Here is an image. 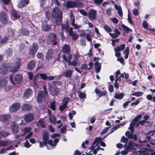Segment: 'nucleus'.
I'll return each mask as SVG.
<instances>
[{
    "label": "nucleus",
    "instance_id": "26",
    "mask_svg": "<svg viewBox=\"0 0 155 155\" xmlns=\"http://www.w3.org/2000/svg\"><path fill=\"white\" fill-rule=\"evenodd\" d=\"M42 137L43 141L48 142V140L49 138L48 132L46 131H45L42 134Z\"/></svg>",
    "mask_w": 155,
    "mask_h": 155
},
{
    "label": "nucleus",
    "instance_id": "6",
    "mask_svg": "<svg viewBox=\"0 0 155 155\" xmlns=\"http://www.w3.org/2000/svg\"><path fill=\"white\" fill-rule=\"evenodd\" d=\"M134 148V144L133 141H129V144L127 146L125 150L121 152V153L123 155H125L127 154L128 152L130 151H132Z\"/></svg>",
    "mask_w": 155,
    "mask_h": 155
},
{
    "label": "nucleus",
    "instance_id": "40",
    "mask_svg": "<svg viewBox=\"0 0 155 155\" xmlns=\"http://www.w3.org/2000/svg\"><path fill=\"white\" fill-rule=\"evenodd\" d=\"M122 27L123 28L124 30L127 33H128L129 31H132L131 29L124 25H122Z\"/></svg>",
    "mask_w": 155,
    "mask_h": 155
},
{
    "label": "nucleus",
    "instance_id": "62",
    "mask_svg": "<svg viewBox=\"0 0 155 155\" xmlns=\"http://www.w3.org/2000/svg\"><path fill=\"white\" fill-rule=\"evenodd\" d=\"M79 44L82 46H84L86 45V43L85 40H81L80 41Z\"/></svg>",
    "mask_w": 155,
    "mask_h": 155
},
{
    "label": "nucleus",
    "instance_id": "39",
    "mask_svg": "<svg viewBox=\"0 0 155 155\" xmlns=\"http://www.w3.org/2000/svg\"><path fill=\"white\" fill-rule=\"evenodd\" d=\"M70 36L72 37V39L74 41L77 40L78 37V35L76 32L73 33L70 35Z\"/></svg>",
    "mask_w": 155,
    "mask_h": 155
},
{
    "label": "nucleus",
    "instance_id": "52",
    "mask_svg": "<svg viewBox=\"0 0 155 155\" xmlns=\"http://www.w3.org/2000/svg\"><path fill=\"white\" fill-rule=\"evenodd\" d=\"M67 125H64L60 130L61 132V133H64L65 132H66Z\"/></svg>",
    "mask_w": 155,
    "mask_h": 155
},
{
    "label": "nucleus",
    "instance_id": "58",
    "mask_svg": "<svg viewBox=\"0 0 155 155\" xmlns=\"http://www.w3.org/2000/svg\"><path fill=\"white\" fill-rule=\"evenodd\" d=\"M8 144L7 142L5 141H0V146H6Z\"/></svg>",
    "mask_w": 155,
    "mask_h": 155
},
{
    "label": "nucleus",
    "instance_id": "42",
    "mask_svg": "<svg viewBox=\"0 0 155 155\" xmlns=\"http://www.w3.org/2000/svg\"><path fill=\"white\" fill-rule=\"evenodd\" d=\"M128 21L129 22L131 25H133L134 26H135V24L134 22L132 21L131 17L129 15V14L128 15Z\"/></svg>",
    "mask_w": 155,
    "mask_h": 155
},
{
    "label": "nucleus",
    "instance_id": "15",
    "mask_svg": "<svg viewBox=\"0 0 155 155\" xmlns=\"http://www.w3.org/2000/svg\"><path fill=\"white\" fill-rule=\"evenodd\" d=\"M101 141V138H96L93 143L92 146L90 147L89 149L91 150H93L97 145Z\"/></svg>",
    "mask_w": 155,
    "mask_h": 155
},
{
    "label": "nucleus",
    "instance_id": "61",
    "mask_svg": "<svg viewBox=\"0 0 155 155\" xmlns=\"http://www.w3.org/2000/svg\"><path fill=\"white\" fill-rule=\"evenodd\" d=\"M110 19L112 22L114 24H117L118 22L117 19L116 18H111Z\"/></svg>",
    "mask_w": 155,
    "mask_h": 155
},
{
    "label": "nucleus",
    "instance_id": "43",
    "mask_svg": "<svg viewBox=\"0 0 155 155\" xmlns=\"http://www.w3.org/2000/svg\"><path fill=\"white\" fill-rule=\"evenodd\" d=\"M140 154L141 155H149L148 151L147 150V149L144 148V151H141L140 152Z\"/></svg>",
    "mask_w": 155,
    "mask_h": 155
},
{
    "label": "nucleus",
    "instance_id": "51",
    "mask_svg": "<svg viewBox=\"0 0 155 155\" xmlns=\"http://www.w3.org/2000/svg\"><path fill=\"white\" fill-rule=\"evenodd\" d=\"M112 10V8H109L106 9V13L109 16H110L111 15Z\"/></svg>",
    "mask_w": 155,
    "mask_h": 155
},
{
    "label": "nucleus",
    "instance_id": "44",
    "mask_svg": "<svg viewBox=\"0 0 155 155\" xmlns=\"http://www.w3.org/2000/svg\"><path fill=\"white\" fill-rule=\"evenodd\" d=\"M125 47V45L124 44L121 45L120 46L118 45L117 46V49L119 51H121L124 50Z\"/></svg>",
    "mask_w": 155,
    "mask_h": 155
},
{
    "label": "nucleus",
    "instance_id": "57",
    "mask_svg": "<svg viewBox=\"0 0 155 155\" xmlns=\"http://www.w3.org/2000/svg\"><path fill=\"white\" fill-rule=\"evenodd\" d=\"M67 107V105L62 104L60 105L59 107V109L60 111L63 110Z\"/></svg>",
    "mask_w": 155,
    "mask_h": 155
},
{
    "label": "nucleus",
    "instance_id": "37",
    "mask_svg": "<svg viewBox=\"0 0 155 155\" xmlns=\"http://www.w3.org/2000/svg\"><path fill=\"white\" fill-rule=\"evenodd\" d=\"M129 49L128 47L126 48L125 50L124 51V53L125 55V58L126 59H127L128 58V55L129 54Z\"/></svg>",
    "mask_w": 155,
    "mask_h": 155
},
{
    "label": "nucleus",
    "instance_id": "16",
    "mask_svg": "<svg viewBox=\"0 0 155 155\" xmlns=\"http://www.w3.org/2000/svg\"><path fill=\"white\" fill-rule=\"evenodd\" d=\"M33 91L30 88L27 89L24 94V97L25 98L27 99L31 96Z\"/></svg>",
    "mask_w": 155,
    "mask_h": 155
},
{
    "label": "nucleus",
    "instance_id": "23",
    "mask_svg": "<svg viewBox=\"0 0 155 155\" xmlns=\"http://www.w3.org/2000/svg\"><path fill=\"white\" fill-rule=\"evenodd\" d=\"M54 51V50L53 49H50L49 50L46 55V58L48 60L51 58L53 56V54Z\"/></svg>",
    "mask_w": 155,
    "mask_h": 155
},
{
    "label": "nucleus",
    "instance_id": "20",
    "mask_svg": "<svg viewBox=\"0 0 155 155\" xmlns=\"http://www.w3.org/2000/svg\"><path fill=\"white\" fill-rule=\"evenodd\" d=\"M11 118V117L9 115H0V121L5 122L8 121Z\"/></svg>",
    "mask_w": 155,
    "mask_h": 155
},
{
    "label": "nucleus",
    "instance_id": "1",
    "mask_svg": "<svg viewBox=\"0 0 155 155\" xmlns=\"http://www.w3.org/2000/svg\"><path fill=\"white\" fill-rule=\"evenodd\" d=\"M20 62L19 60H18L16 61L12 64L11 63L8 64L9 66L8 68H9L10 72L15 73L20 68Z\"/></svg>",
    "mask_w": 155,
    "mask_h": 155
},
{
    "label": "nucleus",
    "instance_id": "27",
    "mask_svg": "<svg viewBox=\"0 0 155 155\" xmlns=\"http://www.w3.org/2000/svg\"><path fill=\"white\" fill-rule=\"evenodd\" d=\"M11 14L13 17L15 18H20V15L14 9L11 10Z\"/></svg>",
    "mask_w": 155,
    "mask_h": 155
},
{
    "label": "nucleus",
    "instance_id": "49",
    "mask_svg": "<svg viewBox=\"0 0 155 155\" xmlns=\"http://www.w3.org/2000/svg\"><path fill=\"white\" fill-rule=\"evenodd\" d=\"M69 99V98L68 97H64L62 100V104L67 105Z\"/></svg>",
    "mask_w": 155,
    "mask_h": 155
},
{
    "label": "nucleus",
    "instance_id": "46",
    "mask_svg": "<svg viewBox=\"0 0 155 155\" xmlns=\"http://www.w3.org/2000/svg\"><path fill=\"white\" fill-rule=\"evenodd\" d=\"M39 75L41 78L43 80H46L48 78V76L45 74L40 73L39 74Z\"/></svg>",
    "mask_w": 155,
    "mask_h": 155
},
{
    "label": "nucleus",
    "instance_id": "21",
    "mask_svg": "<svg viewBox=\"0 0 155 155\" xmlns=\"http://www.w3.org/2000/svg\"><path fill=\"white\" fill-rule=\"evenodd\" d=\"M32 108V106L29 104H23L21 107V109L24 111L30 110Z\"/></svg>",
    "mask_w": 155,
    "mask_h": 155
},
{
    "label": "nucleus",
    "instance_id": "50",
    "mask_svg": "<svg viewBox=\"0 0 155 155\" xmlns=\"http://www.w3.org/2000/svg\"><path fill=\"white\" fill-rule=\"evenodd\" d=\"M61 26L62 31H65L66 32L68 31V26L67 24L62 25Z\"/></svg>",
    "mask_w": 155,
    "mask_h": 155
},
{
    "label": "nucleus",
    "instance_id": "64",
    "mask_svg": "<svg viewBox=\"0 0 155 155\" xmlns=\"http://www.w3.org/2000/svg\"><path fill=\"white\" fill-rule=\"evenodd\" d=\"M143 26L145 29H147L148 28V23L145 21H144L143 23Z\"/></svg>",
    "mask_w": 155,
    "mask_h": 155
},
{
    "label": "nucleus",
    "instance_id": "53",
    "mask_svg": "<svg viewBox=\"0 0 155 155\" xmlns=\"http://www.w3.org/2000/svg\"><path fill=\"white\" fill-rule=\"evenodd\" d=\"M8 134L4 131H1L0 132V138L7 136Z\"/></svg>",
    "mask_w": 155,
    "mask_h": 155
},
{
    "label": "nucleus",
    "instance_id": "12",
    "mask_svg": "<svg viewBox=\"0 0 155 155\" xmlns=\"http://www.w3.org/2000/svg\"><path fill=\"white\" fill-rule=\"evenodd\" d=\"M20 107L19 104L16 103L11 105L9 108V110L11 112H15L18 110Z\"/></svg>",
    "mask_w": 155,
    "mask_h": 155
},
{
    "label": "nucleus",
    "instance_id": "59",
    "mask_svg": "<svg viewBox=\"0 0 155 155\" xmlns=\"http://www.w3.org/2000/svg\"><path fill=\"white\" fill-rule=\"evenodd\" d=\"M125 135L127 137H128L129 138H131L133 136V134H131L129 131H127L125 133Z\"/></svg>",
    "mask_w": 155,
    "mask_h": 155
},
{
    "label": "nucleus",
    "instance_id": "33",
    "mask_svg": "<svg viewBox=\"0 0 155 155\" xmlns=\"http://www.w3.org/2000/svg\"><path fill=\"white\" fill-rule=\"evenodd\" d=\"M12 132L14 133H17L19 130V127L18 125L13 124L11 127Z\"/></svg>",
    "mask_w": 155,
    "mask_h": 155
},
{
    "label": "nucleus",
    "instance_id": "48",
    "mask_svg": "<svg viewBox=\"0 0 155 155\" xmlns=\"http://www.w3.org/2000/svg\"><path fill=\"white\" fill-rule=\"evenodd\" d=\"M143 94V92H142L138 91L133 93L132 95L137 97H139L142 96Z\"/></svg>",
    "mask_w": 155,
    "mask_h": 155
},
{
    "label": "nucleus",
    "instance_id": "24",
    "mask_svg": "<svg viewBox=\"0 0 155 155\" xmlns=\"http://www.w3.org/2000/svg\"><path fill=\"white\" fill-rule=\"evenodd\" d=\"M62 51L64 53L68 54L70 52L69 46L68 45H65L62 47Z\"/></svg>",
    "mask_w": 155,
    "mask_h": 155
},
{
    "label": "nucleus",
    "instance_id": "28",
    "mask_svg": "<svg viewBox=\"0 0 155 155\" xmlns=\"http://www.w3.org/2000/svg\"><path fill=\"white\" fill-rule=\"evenodd\" d=\"M95 70L97 73L100 71L101 69V65L98 62H96L95 63Z\"/></svg>",
    "mask_w": 155,
    "mask_h": 155
},
{
    "label": "nucleus",
    "instance_id": "36",
    "mask_svg": "<svg viewBox=\"0 0 155 155\" xmlns=\"http://www.w3.org/2000/svg\"><path fill=\"white\" fill-rule=\"evenodd\" d=\"M124 95V94L123 93L120 94L115 93L114 97L116 99H120L123 98Z\"/></svg>",
    "mask_w": 155,
    "mask_h": 155
},
{
    "label": "nucleus",
    "instance_id": "29",
    "mask_svg": "<svg viewBox=\"0 0 155 155\" xmlns=\"http://www.w3.org/2000/svg\"><path fill=\"white\" fill-rule=\"evenodd\" d=\"M35 66V62L33 61H30L28 64L27 69L31 70Z\"/></svg>",
    "mask_w": 155,
    "mask_h": 155
},
{
    "label": "nucleus",
    "instance_id": "45",
    "mask_svg": "<svg viewBox=\"0 0 155 155\" xmlns=\"http://www.w3.org/2000/svg\"><path fill=\"white\" fill-rule=\"evenodd\" d=\"M78 96L81 99L85 98L86 97V94L82 92H79Z\"/></svg>",
    "mask_w": 155,
    "mask_h": 155
},
{
    "label": "nucleus",
    "instance_id": "47",
    "mask_svg": "<svg viewBox=\"0 0 155 155\" xmlns=\"http://www.w3.org/2000/svg\"><path fill=\"white\" fill-rule=\"evenodd\" d=\"M8 39V37L6 36L2 39H1L0 42L1 44H2L7 42Z\"/></svg>",
    "mask_w": 155,
    "mask_h": 155
},
{
    "label": "nucleus",
    "instance_id": "35",
    "mask_svg": "<svg viewBox=\"0 0 155 155\" xmlns=\"http://www.w3.org/2000/svg\"><path fill=\"white\" fill-rule=\"evenodd\" d=\"M37 125L38 127H41L44 128L45 127V125L44 123V120L42 119L40 120L37 123Z\"/></svg>",
    "mask_w": 155,
    "mask_h": 155
},
{
    "label": "nucleus",
    "instance_id": "56",
    "mask_svg": "<svg viewBox=\"0 0 155 155\" xmlns=\"http://www.w3.org/2000/svg\"><path fill=\"white\" fill-rule=\"evenodd\" d=\"M50 107L53 110H54L55 109V102L54 101H52L51 103Z\"/></svg>",
    "mask_w": 155,
    "mask_h": 155
},
{
    "label": "nucleus",
    "instance_id": "13",
    "mask_svg": "<svg viewBox=\"0 0 155 155\" xmlns=\"http://www.w3.org/2000/svg\"><path fill=\"white\" fill-rule=\"evenodd\" d=\"M139 122L140 121L139 120H135L134 119V120L130 123L129 129L130 130L132 133L134 132V126L135 125L137 126L140 124Z\"/></svg>",
    "mask_w": 155,
    "mask_h": 155
},
{
    "label": "nucleus",
    "instance_id": "22",
    "mask_svg": "<svg viewBox=\"0 0 155 155\" xmlns=\"http://www.w3.org/2000/svg\"><path fill=\"white\" fill-rule=\"evenodd\" d=\"M59 139L56 138L54 140V142L51 140H48V143L52 146L54 147L56 146L57 143L59 142Z\"/></svg>",
    "mask_w": 155,
    "mask_h": 155
},
{
    "label": "nucleus",
    "instance_id": "3",
    "mask_svg": "<svg viewBox=\"0 0 155 155\" xmlns=\"http://www.w3.org/2000/svg\"><path fill=\"white\" fill-rule=\"evenodd\" d=\"M12 88V86L8 84L6 79H2L0 81V89H4L6 91H8Z\"/></svg>",
    "mask_w": 155,
    "mask_h": 155
},
{
    "label": "nucleus",
    "instance_id": "63",
    "mask_svg": "<svg viewBox=\"0 0 155 155\" xmlns=\"http://www.w3.org/2000/svg\"><path fill=\"white\" fill-rule=\"evenodd\" d=\"M115 51V55L117 57H119L120 56V54L119 52L120 51H119L117 49L115 48L114 50Z\"/></svg>",
    "mask_w": 155,
    "mask_h": 155
},
{
    "label": "nucleus",
    "instance_id": "17",
    "mask_svg": "<svg viewBox=\"0 0 155 155\" xmlns=\"http://www.w3.org/2000/svg\"><path fill=\"white\" fill-rule=\"evenodd\" d=\"M38 48V45L37 44H33L30 50V53L32 54H35Z\"/></svg>",
    "mask_w": 155,
    "mask_h": 155
},
{
    "label": "nucleus",
    "instance_id": "41",
    "mask_svg": "<svg viewBox=\"0 0 155 155\" xmlns=\"http://www.w3.org/2000/svg\"><path fill=\"white\" fill-rule=\"evenodd\" d=\"M38 76V75H37L35 76L34 79L33 80V82L34 83V85L36 87H38V86L39 85V82L38 81H37L36 78Z\"/></svg>",
    "mask_w": 155,
    "mask_h": 155
},
{
    "label": "nucleus",
    "instance_id": "8",
    "mask_svg": "<svg viewBox=\"0 0 155 155\" xmlns=\"http://www.w3.org/2000/svg\"><path fill=\"white\" fill-rule=\"evenodd\" d=\"M56 38V35L53 33H50L47 38V41L48 44L52 43L54 45L57 44V42L55 40Z\"/></svg>",
    "mask_w": 155,
    "mask_h": 155
},
{
    "label": "nucleus",
    "instance_id": "25",
    "mask_svg": "<svg viewBox=\"0 0 155 155\" xmlns=\"http://www.w3.org/2000/svg\"><path fill=\"white\" fill-rule=\"evenodd\" d=\"M76 5V3L72 1H68L66 3V7L68 8H72Z\"/></svg>",
    "mask_w": 155,
    "mask_h": 155
},
{
    "label": "nucleus",
    "instance_id": "5",
    "mask_svg": "<svg viewBox=\"0 0 155 155\" xmlns=\"http://www.w3.org/2000/svg\"><path fill=\"white\" fill-rule=\"evenodd\" d=\"M48 96L47 91H39L37 96L38 103H41L42 101Z\"/></svg>",
    "mask_w": 155,
    "mask_h": 155
},
{
    "label": "nucleus",
    "instance_id": "2",
    "mask_svg": "<svg viewBox=\"0 0 155 155\" xmlns=\"http://www.w3.org/2000/svg\"><path fill=\"white\" fill-rule=\"evenodd\" d=\"M62 14V11L58 9V7H55L52 11V18H59L60 19V22H61Z\"/></svg>",
    "mask_w": 155,
    "mask_h": 155
},
{
    "label": "nucleus",
    "instance_id": "31",
    "mask_svg": "<svg viewBox=\"0 0 155 155\" xmlns=\"http://www.w3.org/2000/svg\"><path fill=\"white\" fill-rule=\"evenodd\" d=\"M92 65V62H90L88 64L89 66V67H88L87 65L85 64H83L81 66V68L82 69L86 70V69H87L89 70L91 69Z\"/></svg>",
    "mask_w": 155,
    "mask_h": 155
},
{
    "label": "nucleus",
    "instance_id": "19",
    "mask_svg": "<svg viewBox=\"0 0 155 155\" xmlns=\"http://www.w3.org/2000/svg\"><path fill=\"white\" fill-rule=\"evenodd\" d=\"M28 3V0H20V2L18 4V7L19 8H22L27 5Z\"/></svg>",
    "mask_w": 155,
    "mask_h": 155
},
{
    "label": "nucleus",
    "instance_id": "32",
    "mask_svg": "<svg viewBox=\"0 0 155 155\" xmlns=\"http://www.w3.org/2000/svg\"><path fill=\"white\" fill-rule=\"evenodd\" d=\"M32 129V128L30 127H24L22 130V131L24 133L21 136H23L28 132H30Z\"/></svg>",
    "mask_w": 155,
    "mask_h": 155
},
{
    "label": "nucleus",
    "instance_id": "10",
    "mask_svg": "<svg viewBox=\"0 0 155 155\" xmlns=\"http://www.w3.org/2000/svg\"><path fill=\"white\" fill-rule=\"evenodd\" d=\"M0 20L4 24H5L7 23L8 16L6 12H2L0 13Z\"/></svg>",
    "mask_w": 155,
    "mask_h": 155
},
{
    "label": "nucleus",
    "instance_id": "34",
    "mask_svg": "<svg viewBox=\"0 0 155 155\" xmlns=\"http://www.w3.org/2000/svg\"><path fill=\"white\" fill-rule=\"evenodd\" d=\"M72 73V71L71 70H68L63 73V75L64 77L69 78L71 77Z\"/></svg>",
    "mask_w": 155,
    "mask_h": 155
},
{
    "label": "nucleus",
    "instance_id": "9",
    "mask_svg": "<svg viewBox=\"0 0 155 155\" xmlns=\"http://www.w3.org/2000/svg\"><path fill=\"white\" fill-rule=\"evenodd\" d=\"M50 94L53 96H56L59 93V90L55 86L50 87L49 88Z\"/></svg>",
    "mask_w": 155,
    "mask_h": 155
},
{
    "label": "nucleus",
    "instance_id": "55",
    "mask_svg": "<svg viewBox=\"0 0 155 155\" xmlns=\"http://www.w3.org/2000/svg\"><path fill=\"white\" fill-rule=\"evenodd\" d=\"M79 12L84 16H87L88 13L84 10H80Z\"/></svg>",
    "mask_w": 155,
    "mask_h": 155
},
{
    "label": "nucleus",
    "instance_id": "60",
    "mask_svg": "<svg viewBox=\"0 0 155 155\" xmlns=\"http://www.w3.org/2000/svg\"><path fill=\"white\" fill-rule=\"evenodd\" d=\"M43 55L41 53H38L37 54V57L38 58L40 59H43Z\"/></svg>",
    "mask_w": 155,
    "mask_h": 155
},
{
    "label": "nucleus",
    "instance_id": "11",
    "mask_svg": "<svg viewBox=\"0 0 155 155\" xmlns=\"http://www.w3.org/2000/svg\"><path fill=\"white\" fill-rule=\"evenodd\" d=\"M9 67L8 64H5L1 65L0 67V74L5 75L8 72V68Z\"/></svg>",
    "mask_w": 155,
    "mask_h": 155
},
{
    "label": "nucleus",
    "instance_id": "7",
    "mask_svg": "<svg viewBox=\"0 0 155 155\" xmlns=\"http://www.w3.org/2000/svg\"><path fill=\"white\" fill-rule=\"evenodd\" d=\"M97 15V11L96 10L91 9L88 10L87 16L89 19L91 21L96 19Z\"/></svg>",
    "mask_w": 155,
    "mask_h": 155
},
{
    "label": "nucleus",
    "instance_id": "18",
    "mask_svg": "<svg viewBox=\"0 0 155 155\" xmlns=\"http://www.w3.org/2000/svg\"><path fill=\"white\" fill-rule=\"evenodd\" d=\"M42 28L44 31H48L51 30V26L50 25H48L47 22L45 21L42 22Z\"/></svg>",
    "mask_w": 155,
    "mask_h": 155
},
{
    "label": "nucleus",
    "instance_id": "4",
    "mask_svg": "<svg viewBox=\"0 0 155 155\" xmlns=\"http://www.w3.org/2000/svg\"><path fill=\"white\" fill-rule=\"evenodd\" d=\"M23 78V76L21 74H18L15 75L12 78H10V79L13 84L18 85L21 84Z\"/></svg>",
    "mask_w": 155,
    "mask_h": 155
},
{
    "label": "nucleus",
    "instance_id": "14",
    "mask_svg": "<svg viewBox=\"0 0 155 155\" xmlns=\"http://www.w3.org/2000/svg\"><path fill=\"white\" fill-rule=\"evenodd\" d=\"M34 119V115L31 114H29L25 115L24 117V120L27 122L32 121Z\"/></svg>",
    "mask_w": 155,
    "mask_h": 155
},
{
    "label": "nucleus",
    "instance_id": "54",
    "mask_svg": "<svg viewBox=\"0 0 155 155\" xmlns=\"http://www.w3.org/2000/svg\"><path fill=\"white\" fill-rule=\"evenodd\" d=\"M104 28L105 31L107 32H110L112 30L107 25H105L104 27Z\"/></svg>",
    "mask_w": 155,
    "mask_h": 155
},
{
    "label": "nucleus",
    "instance_id": "38",
    "mask_svg": "<svg viewBox=\"0 0 155 155\" xmlns=\"http://www.w3.org/2000/svg\"><path fill=\"white\" fill-rule=\"evenodd\" d=\"M49 120L50 122L53 124H55L56 123V117L54 116H52L51 117H49Z\"/></svg>",
    "mask_w": 155,
    "mask_h": 155
},
{
    "label": "nucleus",
    "instance_id": "30",
    "mask_svg": "<svg viewBox=\"0 0 155 155\" xmlns=\"http://www.w3.org/2000/svg\"><path fill=\"white\" fill-rule=\"evenodd\" d=\"M114 7L115 9L118 11L119 15L120 17H122L123 15L122 9L121 7L120 6H118L117 5H115Z\"/></svg>",
    "mask_w": 155,
    "mask_h": 155
}]
</instances>
